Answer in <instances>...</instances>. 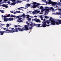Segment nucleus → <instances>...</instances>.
I'll use <instances>...</instances> for the list:
<instances>
[{"instance_id": "1a4fd4ad", "label": "nucleus", "mask_w": 61, "mask_h": 61, "mask_svg": "<svg viewBox=\"0 0 61 61\" xmlns=\"http://www.w3.org/2000/svg\"><path fill=\"white\" fill-rule=\"evenodd\" d=\"M29 25H25V30H29V28H28V26H29Z\"/></svg>"}, {"instance_id": "2f4dec72", "label": "nucleus", "mask_w": 61, "mask_h": 61, "mask_svg": "<svg viewBox=\"0 0 61 61\" xmlns=\"http://www.w3.org/2000/svg\"><path fill=\"white\" fill-rule=\"evenodd\" d=\"M20 16H17L16 17V18H18L19 19V18H20Z\"/></svg>"}, {"instance_id": "ea45409f", "label": "nucleus", "mask_w": 61, "mask_h": 61, "mask_svg": "<svg viewBox=\"0 0 61 61\" xmlns=\"http://www.w3.org/2000/svg\"><path fill=\"white\" fill-rule=\"evenodd\" d=\"M8 17L6 16L5 15H4V18H6L7 17Z\"/></svg>"}, {"instance_id": "423d86ee", "label": "nucleus", "mask_w": 61, "mask_h": 61, "mask_svg": "<svg viewBox=\"0 0 61 61\" xmlns=\"http://www.w3.org/2000/svg\"><path fill=\"white\" fill-rule=\"evenodd\" d=\"M56 24L57 25H59L61 24V20H56Z\"/></svg>"}, {"instance_id": "dca6fc26", "label": "nucleus", "mask_w": 61, "mask_h": 61, "mask_svg": "<svg viewBox=\"0 0 61 61\" xmlns=\"http://www.w3.org/2000/svg\"><path fill=\"white\" fill-rule=\"evenodd\" d=\"M4 32L3 31H0V35H3Z\"/></svg>"}, {"instance_id": "a211bd4d", "label": "nucleus", "mask_w": 61, "mask_h": 61, "mask_svg": "<svg viewBox=\"0 0 61 61\" xmlns=\"http://www.w3.org/2000/svg\"><path fill=\"white\" fill-rule=\"evenodd\" d=\"M48 1L49 2H48V4H51L53 2H52L51 1V0H48Z\"/></svg>"}, {"instance_id": "e2e57ef3", "label": "nucleus", "mask_w": 61, "mask_h": 61, "mask_svg": "<svg viewBox=\"0 0 61 61\" xmlns=\"http://www.w3.org/2000/svg\"><path fill=\"white\" fill-rule=\"evenodd\" d=\"M58 3V4H58L59 5L61 4V3Z\"/></svg>"}, {"instance_id": "cd10ccee", "label": "nucleus", "mask_w": 61, "mask_h": 61, "mask_svg": "<svg viewBox=\"0 0 61 61\" xmlns=\"http://www.w3.org/2000/svg\"><path fill=\"white\" fill-rule=\"evenodd\" d=\"M30 5V4H26V5H27L26 6H27V7H29V6Z\"/></svg>"}, {"instance_id": "603ef678", "label": "nucleus", "mask_w": 61, "mask_h": 61, "mask_svg": "<svg viewBox=\"0 0 61 61\" xmlns=\"http://www.w3.org/2000/svg\"><path fill=\"white\" fill-rule=\"evenodd\" d=\"M47 11H45V13H47Z\"/></svg>"}, {"instance_id": "9b49d317", "label": "nucleus", "mask_w": 61, "mask_h": 61, "mask_svg": "<svg viewBox=\"0 0 61 61\" xmlns=\"http://www.w3.org/2000/svg\"><path fill=\"white\" fill-rule=\"evenodd\" d=\"M33 2V4L34 5H40V4L39 3H37L36 2Z\"/></svg>"}, {"instance_id": "f8f14e48", "label": "nucleus", "mask_w": 61, "mask_h": 61, "mask_svg": "<svg viewBox=\"0 0 61 61\" xmlns=\"http://www.w3.org/2000/svg\"><path fill=\"white\" fill-rule=\"evenodd\" d=\"M16 3V2H15L11 3V4H9V5H15Z\"/></svg>"}, {"instance_id": "6e6552de", "label": "nucleus", "mask_w": 61, "mask_h": 61, "mask_svg": "<svg viewBox=\"0 0 61 61\" xmlns=\"http://www.w3.org/2000/svg\"><path fill=\"white\" fill-rule=\"evenodd\" d=\"M8 5V4H6V5L5 4H3L1 6L3 7H5L6 8H7L8 7V6H7Z\"/></svg>"}, {"instance_id": "c756f323", "label": "nucleus", "mask_w": 61, "mask_h": 61, "mask_svg": "<svg viewBox=\"0 0 61 61\" xmlns=\"http://www.w3.org/2000/svg\"><path fill=\"white\" fill-rule=\"evenodd\" d=\"M6 16H7V17H10V14H9L8 15H6Z\"/></svg>"}, {"instance_id": "ddd939ff", "label": "nucleus", "mask_w": 61, "mask_h": 61, "mask_svg": "<svg viewBox=\"0 0 61 61\" xmlns=\"http://www.w3.org/2000/svg\"><path fill=\"white\" fill-rule=\"evenodd\" d=\"M46 24H43L41 25V26H40L41 27H45L46 26Z\"/></svg>"}, {"instance_id": "8fccbe9b", "label": "nucleus", "mask_w": 61, "mask_h": 61, "mask_svg": "<svg viewBox=\"0 0 61 61\" xmlns=\"http://www.w3.org/2000/svg\"><path fill=\"white\" fill-rule=\"evenodd\" d=\"M10 13H14V12H13V11H10Z\"/></svg>"}, {"instance_id": "7ed1b4c3", "label": "nucleus", "mask_w": 61, "mask_h": 61, "mask_svg": "<svg viewBox=\"0 0 61 61\" xmlns=\"http://www.w3.org/2000/svg\"><path fill=\"white\" fill-rule=\"evenodd\" d=\"M3 20L5 22H7V21H10L12 20V21L13 20V18H5L3 19Z\"/></svg>"}, {"instance_id": "0e129e2a", "label": "nucleus", "mask_w": 61, "mask_h": 61, "mask_svg": "<svg viewBox=\"0 0 61 61\" xmlns=\"http://www.w3.org/2000/svg\"><path fill=\"white\" fill-rule=\"evenodd\" d=\"M44 10H41V12L42 13H43V11H44Z\"/></svg>"}, {"instance_id": "6ab92c4d", "label": "nucleus", "mask_w": 61, "mask_h": 61, "mask_svg": "<svg viewBox=\"0 0 61 61\" xmlns=\"http://www.w3.org/2000/svg\"><path fill=\"white\" fill-rule=\"evenodd\" d=\"M35 12H36V13H39L40 11H39L36 10H35Z\"/></svg>"}, {"instance_id": "79ce46f5", "label": "nucleus", "mask_w": 61, "mask_h": 61, "mask_svg": "<svg viewBox=\"0 0 61 61\" xmlns=\"http://www.w3.org/2000/svg\"><path fill=\"white\" fill-rule=\"evenodd\" d=\"M1 12L2 13H4V11L3 10H1Z\"/></svg>"}, {"instance_id": "bb28decb", "label": "nucleus", "mask_w": 61, "mask_h": 61, "mask_svg": "<svg viewBox=\"0 0 61 61\" xmlns=\"http://www.w3.org/2000/svg\"><path fill=\"white\" fill-rule=\"evenodd\" d=\"M9 26V24H7L6 25V27H8Z\"/></svg>"}, {"instance_id": "4c0bfd02", "label": "nucleus", "mask_w": 61, "mask_h": 61, "mask_svg": "<svg viewBox=\"0 0 61 61\" xmlns=\"http://www.w3.org/2000/svg\"><path fill=\"white\" fill-rule=\"evenodd\" d=\"M28 20H31V18H28L27 19Z\"/></svg>"}, {"instance_id": "20e7f679", "label": "nucleus", "mask_w": 61, "mask_h": 61, "mask_svg": "<svg viewBox=\"0 0 61 61\" xmlns=\"http://www.w3.org/2000/svg\"><path fill=\"white\" fill-rule=\"evenodd\" d=\"M4 33H14L15 32H13V31H12V30H5L4 31H3Z\"/></svg>"}, {"instance_id": "4468645a", "label": "nucleus", "mask_w": 61, "mask_h": 61, "mask_svg": "<svg viewBox=\"0 0 61 61\" xmlns=\"http://www.w3.org/2000/svg\"><path fill=\"white\" fill-rule=\"evenodd\" d=\"M45 10H46V11H47L48 12H49V10L51 11V9H47L46 8H45Z\"/></svg>"}, {"instance_id": "a18cd8bd", "label": "nucleus", "mask_w": 61, "mask_h": 61, "mask_svg": "<svg viewBox=\"0 0 61 61\" xmlns=\"http://www.w3.org/2000/svg\"><path fill=\"white\" fill-rule=\"evenodd\" d=\"M54 7H57V8H58V6H57V5H54Z\"/></svg>"}, {"instance_id": "864d4df0", "label": "nucleus", "mask_w": 61, "mask_h": 61, "mask_svg": "<svg viewBox=\"0 0 61 61\" xmlns=\"http://www.w3.org/2000/svg\"><path fill=\"white\" fill-rule=\"evenodd\" d=\"M4 30H7L6 29V28H4Z\"/></svg>"}, {"instance_id": "39448f33", "label": "nucleus", "mask_w": 61, "mask_h": 61, "mask_svg": "<svg viewBox=\"0 0 61 61\" xmlns=\"http://www.w3.org/2000/svg\"><path fill=\"white\" fill-rule=\"evenodd\" d=\"M51 25H57L56 24H56V22H55V21H54V20H52L51 21Z\"/></svg>"}, {"instance_id": "aec40b11", "label": "nucleus", "mask_w": 61, "mask_h": 61, "mask_svg": "<svg viewBox=\"0 0 61 61\" xmlns=\"http://www.w3.org/2000/svg\"><path fill=\"white\" fill-rule=\"evenodd\" d=\"M23 1H19V0H17V1L18 2V3H21Z\"/></svg>"}, {"instance_id": "f3484780", "label": "nucleus", "mask_w": 61, "mask_h": 61, "mask_svg": "<svg viewBox=\"0 0 61 61\" xmlns=\"http://www.w3.org/2000/svg\"><path fill=\"white\" fill-rule=\"evenodd\" d=\"M51 4L52 5H56V2H52Z\"/></svg>"}, {"instance_id": "0eeeda50", "label": "nucleus", "mask_w": 61, "mask_h": 61, "mask_svg": "<svg viewBox=\"0 0 61 61\" xmlns=\"http://www.w3.org/2000/svg\"><path fill=\"white\" fill-rule=\"evenodd\" d=\"M22 18H19L17 20V21L18 22L21 23L23 21L22 20H21V19H22Z\"/></svg>"}, {"instance_id": "f704fd0d", "label": "nucleus", "mask_w": 61, "mask_h": 61, "mask_svg": "<svg viewBox=\"0 0 61 61\" xmlns=\"http://www.w3.org/2000/svg\"><path fill=\"white\" fill-rule=\"evenodd\" d=\"M43 8V6H41L40 7V9H41Z\"/></svg>"}, {"instance_id": "a878e982", "label": "nucleus", "mask_w": 61, "mask_h": 61, "mask_svg": "<svg viewBox=\"0 0 61 61\" xmlns=\"http://www.w3.org/2000/svg\"><path fill=\"white\" fill-rule=\"evenodd\" d=\"M37 18H35V19H32V21H34V20L35 21H36V20H37Z\"/></svg>"}, {"instance_id": "c9c22d12", "label": "nucleus", "mask_w": 61, "mask_h": 61, "mask_svg": "<svg viewBox=\"0 0 61 61\" xmlns=\"http://www.w3.org/2000/svg\"><path fill=\"white\" fill-rule=\"evenodd\" d=\"M56 15H60V13H59L58 12H56Z\"/></svg>"}, {"instance_id": "49530a36", "label": "nucleus", "mask_w": 61, "mask_h": 61, "mask_svg": "<svg viewBox=\"0 0 61 61\" xmlns=\"http://www.w3.org/2000/svg\"><path fill=\"white\" fill-rule=\"evenodd\" d=\"M45 8H47L48 9H49V7L46 6L45 7Z\"/></svg>"}, {"instance_id": "052dcab7", "label": "nucleus", "mask_w": 61, "mask_h": 61, "mask_svg": "<svg viewBox=\"0 0 61 61\" xmlns=\"http://www.w3.org/2000/svg\"><path fill=\"white\" fill-rule=\"evenodd\" d=\"M41 10L44 11V9H41Z\"/></svg>"}, {"instance_id": "72a5a7b5", "label": "nucleus", "mask_w": 61, "mask_h": 61, "mask_svg": "<svg viewBox=\"0 0 61 61\" xmlns=\"http://www.w3.org/2000/svg\"><path fill=\"white\" fill-rule=\"evenodd\" d=\"M16 1V0H12V2H13V3H15V1Z\"/></svg>"}, {"instance_id": "b1692460", "label": "nucleus", "mask_w": 61, "mask_h": 61, "mask_svg": "<svg viewBox=\"0 0 61 61\" xmlns=\"http://www.w3.org/2000/svg\"><path fill=\"white\" fill-rule=\"evenodd\" d=\"M52 18L51 17H50V19L49 20V21H52Z\"/></svg>"}, {"instance_id": "5701e85b", "label": "nucleus", "mask_w": 61, "mask_h": 61, "mask_svg": "<svg viewBox=\"0 0 61 61\" xmlns=\"http://www.w3.org/2000/svg\"><path fill=\"white\" fill-rule=\"evenodd\" d=\"M22 16L24 18H25V17H26V15L24 14H23L22 15Z\"/></svg>"}, {"instance_id": "473e14b6", "label": "nucleus", "mask_w": 61, "mask_h": 61, "mask_svg": "<svg viewBox=\"0 0 61 61\" xmlns=\"http://www.w3.org/2000/svg\"><path fill=\"white\" fill-rule=\"evenodd\" d=\"M43 1V2H45V3H46V0H41V1L42 2Z\"/></svg>"}, {"instance_id": "f257e3e1", "label": "nucleus", "mask_w": 61, "mask_h": 61, "mask_svg": "<svg viewBox=\"0 0 61 61\" xmlns=\"http://www.w3.org/2000/svg\"><path fill=\"white\" fill-rule=\"evenodd\" d=\"M17 26L16 25H15V27H14V28H12L10 29V30H12L13 31V32H16L18 31V30H20L21 31H23L25 30V29H24V28H22L21 29L20 28H17Z\"/></svg>"}, {"instance_id": "2eb2a0df", "label": "nucleus", "mask_w": 61, "mask_h": 61, "mask_svg": "<svg viewBox=\"0 0 61 61\" xmlns=\"http://www.w3.org/2000/svg\"><path fill=\"white\" fill-rule=\"evenodd\" d=\"M36 22H39V23L41 22V21L39 19H36Z\"/></svg>"}, {"instance_id": "393cba45", "label": "nucleus", "mask_w": 61, "mask_h": 61, "mask_svg": "<svg viewBox=\"0 0 61 61\" xmlns=\"http://www.w3.org/2000/svg\"><path fill=\"white\" fill-rule=\"evenodd\" d=\"M16 17L15 15H11V17H14L15 18Z\"/></svg>"}, {"instance_id": "680f3d73", "label": "nucleus", "mask_w": 61, "mask_h": 61, "mask_svg": "<svg viewBox=\"0 0 61 61\" xmlns=\"http://www.w3.org/2000/svg\"><path fill=\"white\" fill-rule=\"evenodd\" d=\"M3 18L4 17V16L3 15H2L1 16Z\"/></svg>"}, {"instance_id": "c85d7f7f", "label": "nucleus", "mask_w": 61, "mask_h": 61, "mask_svg": "<svg viewBox=\"0 0 61 61\" xmlns=\"http://www.w3.org/2000/svg\"><path fill=\"white\" fill-rule=\"evenodd\" d=\"M26 16H27V17H26V18H28L30 16L29 15H26Z\"/></svg>"}, {"instance_id": "4d7b16f0", "label": "nucleus", "mask_w": 61, "mask_h": 61, "mask_svg": "<svg viewBox=\"0 0 61 61\" xmlns=\"http://www.w3.org/2000/svg\"><path fill=\"white\" fill-rule=\"evenodd\" d=\"M46 14H46V13H45V14H44V15L46 16Z\"/></svg>"}, {"instance_id": "c03bdc74", "label": "nucleus", "mask_w": 61, "mask_h": 61, "mask_svg": "<svg viewBox=\"0 0 61 61\" xmlns=\"http://www.w3.org/2000/svg\"><path fill=\"white\" fill-rule=\"evenodd\" d=\"M40 18H43V17L42 15H41L40 16Z\"/></svg>"}, {"instance_id": "4be33fe9", "label": "nucleus", "mask_w": 61, "mask_h": 61, "mask_svg": "<svg viewBox=\"0 0 61 61\" xmlns=\"http://www.w3.org/2000/svg\"><path fill=\"white\" fill-rule=\"evenodd\" d=\"M42 24H46V23H47V20L45 22H42Z\"/></svg>"}, {"instance_id": "774afa93", "label": "nucleus", "mask_w": 61, "mask_h": 61, "mask_svg": "<svg viewBox=\"0 0 61 61\" xmlns=\"http://www.w3.org/2000/svg\"><path fill=\"white\" fill-rule=\"evenodd\" d=\"M2 0H0V2H2Z\"/></svg>"}, {"instance_id": "69168bd1", "label": "nucleus", "mask_w": 61, "mask_h": 61, "mask_svg": "<svg viewBox=\"0 0 61 61\" xmlns=\"http://www.w3.org/2000/svg\"><path fill=\"white\" fill-rule=\"evenodd\" d=\"M41 20H43V18H41Z\"/></svg>"}, {"instance_id": "5fc2aeb1", "label": "nucleus", "mask_w": 61, "mask_h": 61, "mask_svg": "<svg viewBox=\"0 0 61 61\" xmlns=\"http://www.w3.org/2000/svg\"><path fill=\"white\" fill-rule=\"evenodd\" d=\"M43 20L44 21H45L46 20V19H43Z\"/></svg>"}, {"instance_id": "6e6d98bb", "label": "nucleus", "mask_w": 61, "mask_h": 61, "mask_svg": "<svg viewBox=\"0 0 61 61\" xmlns=\"http://www.w3.org/2000/svg\"><path fill=\"white\" fill-rule=\"evenodd\" d=\"M46 3L47 4V3H48V1H46Z\"/></svg>"}, {"instance_id": "f03ea898", "label": "nucleus", "mask_w": 61, "mask_h": 61, "mask_svg": "<svg viewBox=\"0 0 61 61\" xmlns=\"http://www.w3.org/2000/svg\"><path fill=\"white\" fill-rule=\"evenodd\" d=\"M33 26H36L38 27V24H35V23H32L31 24H30L29 25V29L30 30L32 29V27H33Z\"/></svg>"}, {"instance_id": "412c9836", "label": "nucleus", "mask_w": 61, "mask_h": 61, "mask_svg": "<svg viewBox=\"0 0 61 61\" xmlns=\"http://www.w3.org/2000/svg\"><path fill=\"white\" fill-rule=\"evenodd\" d=\"M49 9H51V11H53L54 10V8L52 7L49 8Z\"/></svg>"}, {"instance_id": "a19ab883", "label": "nucleus", "mask_w": 61, "mask_h": 61, "mask_svg": "<svg viewBox=\"0 0 61 61\" xmlns=\"http://www.w3.org/2000/svg\"><path fill=\"white\" fill-rule=\"evenodd\" d=\"M47 23L48 24H49L50 23V22H48V21L47 20Z\"/></svg>"}, {"instance_id": "338daca9", "label": "nucleus", "mask_w": 61, "mask_h": 61, "mask_svg": "<svg viewBox=\"0 0 61 61\" xmlns=\"http://www.w3.org/2000/svg\"><path fill=\"white\" fill-rule=\"evenodd\" d=\"M29 0H26V2H29Z\"/></svg>"}, {"instance_id": "58836bf2", "label": "nucleus", "mask_w": 61, "mask_h": 61, "mask_svg": "<svg viewBox=\"0 0 61 61\" xmlns=\"http://www.w3.org/2000/svg\"><path fill=\"white\" fill-rule=\"evenodd\" d=\"M32 13L33 14H35L36 13V12H35V11H33Z\"/></svg>"}, {"instance_id": "bf43d9fd", "label": "nucleus", "mask_w": 61, "mask_h": 61, "mask_svg": "<svg viewBox=\"0 0 61 61\" xmlns=\"http://www.w3.org/2000/svg\"><path fill=\"white\" fill-rule=\"evenodd\" d=\"M37 16H36V15H35V16H34V17H37Z\"/></svg>"}, {"instance_id": "37998d69", "label": "nucleus", "mask_w": 61, "mask_h": 61, "mask_svg": "<svg viewBox=\"0 0 61 61\" xmlns=\"http://www.w3.org/2000/svg\"><path fill=\"white\" fill-rule=\"evenodd\" d=\"M26 24H27V25H30V23H28V22H27V23H26Z\"/></svg>"}, {"instance_id": "13d9d810", "label": "nucleus", "mask_w": 61, "mask_h": 61, "mask_svg": "<svg viewBox=\"0 0 61 61\" xmlns=\"http://www.w3.org/2000/svg\"><path fill=\"white\" fill-rule=\"evenodd\" d=\"M30 17L31 18H33V17H32V16H30Z\"/></svg>"}, {"instance_id": "e433bc0d", "label": "nucleus", "mask_w": 61, "mask_h": 61, "mask_svg": "<svg viewBox=\"0 0 61 61\" xmlns=\"http://www.w3.org/2000/svg\"><path fill=\"white\" fill-rule=\"evenodd\" d=\"M40 25H41L40 24H38V27H41L40 26Z\"/></svg>"}, {"instance_id": "3c124183", "label": "nucleus", "mask_w": 61, "mask_h": 61, "mask_svg": "<svg viewBox=\"0 0 61 61\" xmlns=\"http://www.w3.org/2000/svg\"><path fill=\"white\" fill-rule=\"evenodd\" d=\"M5 2L7 1L8 0H3Z\"/></svg>"}, {"instance_id": "9d476101", "label": "nucleus", "mask_w": 61, "mask_h": 61, "mask_svg": "<svg viewBox=\"0 0 61 61\" xmlns=\"http://www.w3.org/2000/svg\"><path fill=\"white\" fill-rule=\"evenodd\" d=\"M33 5V6L31 7V8H34L36 7H37L38 5Z\"/></svg>"}, {"instance_id": "7c9ffc66", "label": "nucleus", "mask_w": 61, "mask_h": 61, "mask_svg": "<svg viewBox=\"0 0 61 61\" xmlns=\"http://www.w3.org/2000/svg\"><path fill=\"white\" fill-rule=\"evenodd\" d=\"M45 18H49V17H47V16H45Z\"/></svg>"}, {"instance_id": "de8ad7c7", "label": "nucleus", "mask_w": 61, "mask_h": 61, "mask_svg": "<svg viewBox=\"0 0 61 61\" xmlns=\"http://www.w3.org/2000/svg\"><path fill=\"white\" fill-rule=\"evenodd\" d=\"M46 26H49L50 25H47V24H46Z\"/></svg>"}, {"instance_id": "09e8293b", "label": "nucleus", "mask_w": 61, "mask_h": 61, "mask_svg": "<svg viewBox=\"0 0 61 61\" xmlns=\"http://www.w3.org/2000/svg\"><path fill=\"white\" fill-rule=\"evenodd\" d=\"M7 3H8V4H10V1H8V2H7Z\"/></svg>"}]
</instances>
